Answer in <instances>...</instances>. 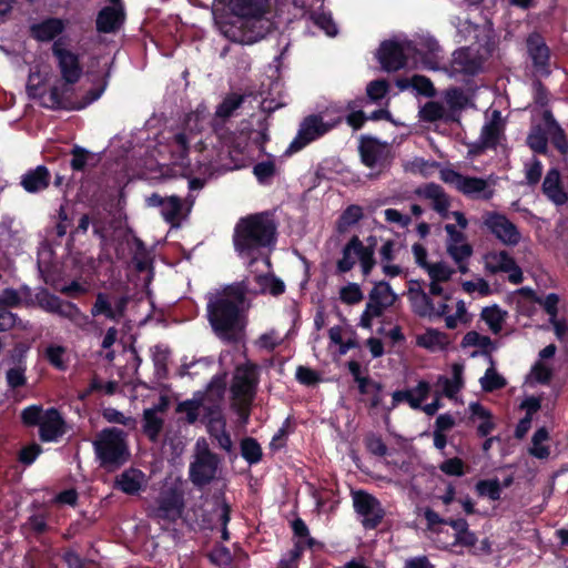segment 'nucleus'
<instances>
[{
  "label": "nucleus",
  "instance_id": "f257e3e1",
  "mask_svg": "<svg viewBox=\"0 0 568 568\" xmlns=\"http://www.w3.org/2000/svg\"><path fill=\"white\" fill-rule=\"evenodd\" d=\"M229 14L216 16L220 32L233 42L253 44L274 28L270 0H221Z\"/></svg>",
  "mask_w": 568,
  "mask_h": 568
},
{
  "label": "nucleus",
  "instance_id": "f03ea898",
  "mask_svg": "<svg viewBox=\"0 0 568 568\" xmlns=\"http://www.w3.org/2000/svg\"><path fill=\"white\" fill-rule=\"evenodd\" d=\"M247 287L236 283L209 296L207 318L215 335L226 343H237L245 334Z\"/></svg>",
  "mask_w": 568,
  "mask_h": 568
},
{
  "label": "nucleus",
  "instance_id": "7ed1b4c3",
  "mask_svg": "<svg viewBox=\"0 0 568 568\" xmlns=\"http://www.w3.org/2000/svg\"><path fill=\"white\" fill-rule=\"evenodd\" d=\"M275 224L264 213L251 214L239 220L234 229L233 242L240 254L251 255L274 242Z\"/></svg>",
  "mask_w": 568,
  "mask_h": 568
},
{
  "label": "nucleus",
  "instance_id": "20e7f679",
  "mask_svg": "<svg viewBox=\"0 0 568 568\" xmlns=\"http://www.w3.org/2000/svg\"><path fill=\"white\" fill-rule=\"evenodd\" d=\"M92 444L100 465L108 470L119 468L130 457L126 435L116 427L102 429Z\"/></svg>",
  "mask_w": 568,
  "mask_h": 568
},
{
  "label": "nucleus",
  "instance_id": "39448f33",
  "mask_svg": "<svg viewBox=\"0 0 568 568\" xmlns=\"http://www.w3.org/2000/svg\"><path fill=\"white\" fill-rule=\"evenodd\" d=\"M439 179L471 200L489 201L495 195L497 178L494 175L487 178L470 176L445 168L439 171Z\"/></svg>",
  "mask_w": 568,
  "mask_h": 568
},
{
  "label": "nucleus",
  "instance_id": "423d86ee",
  "mask_svg": "<svg viewBox=\"0 0 568 568\" xmlns=\"http://www.w3.org/2000/svg\"><path fill=\"white\" fill-rule=\"evenodd\" d=\"M258 375L253 365H242L235 369L232 385V405L243 422L250 415V407L256 394Z\"/></svg>",
  "mask_w": 568,
  "mask_h": 568
},
{
  "label": "nucleus",
  "instance_id": "0eeeda50",
  "mask_svg": "<svg viewBox=\"0 0 568 568\" xmlns=\"http://www.w3.org/2000/svg\"><path fill=\"white\" fill-rule=\"evenodd\" d=\"M219 463L217 456L211 452L206 439L199 438L190 464L191 481L200 487L210 484L216 476Z\"/></svg>",
  "mask_w": 568,
  "mask_h": 568
},
{
  "label": "nucleus",
  "instance_id": "6e6552de",
  "mask_svg": "<svg viewBox=\"0 0 568 568\" xmlns=\"http://www.w3.org/2000/svg\"><path fill=\"white\" fill-rule=\"evenodd\" d=\"M397 294L387 282L381 281L374 285L368 294V302L359 318V326L371 329L373 320L379 317L394 305Z\"/></svg>",
  "mask_w": 568,
  "mask_h": 568
},
{
  "label": "nucleus",
  "instance_id": "1a4fd4ad",
  "mask_svg": "<svg viewBox=\"0 0 568 568\" xmlns=\"http://www.w3.org/2000/svg\"><path fill=\"white\" fill-rule=\"evenodd\" d=\"M357 261L365 276H367L375 266L373 247L365 246L358 236L355 235L343 248L342 257L337 261L338 272L346 273L351 271Z\"/></svg>",
  "mask_w": 568,
  "mask_h": 568
},
{
  "label": "nucleus",
  "instance_id": "9d476101",
  "mask_svg": "<svg viewBox=\"0 0 568 568\" xmlns=\"http://www.w3.org/2000/svg\"><path fill=\"white\" fill-rule=\"evenodd\" d=\"M408 300L413 312L420 317H443L450 307V296H444V301H438L423 291L417 284L409 287Z\"/></svg>",
  "mask_w": 568,
  "mask_h": 568
},
{
  "label": "nucleus",
  "instance_id": "9b49d317",
  "mask_svg": "<svg viewBox=\"0 0 568 568\" xmlns=\"http://www.w3.org/2000/svg\"><path fill=\"white\" fill-rule=\"evenodd\" d=\"M341 122V119L334 121H324L321 115L312 114L306 116L300 124L298 132L295 139L290 144V151L297 152L305 148L311 142L323 136L335 128Z\"/></svg>",
  "mask_w": 568,
  "mask_h": 568
},
{
  "label": "nucleus",
  "instance_id": "f8f14e48",
  "mask_svg": "<svg viewBox=\"0 0 568 568\" xmlns=\"http://www.w3.org/2000/svg\"><path fill=\"white\" fill-rule=\"evenodd\" d=\"M37 301L39 306L45 312L68 318L81 329H85L90 324L89 316L82 313L73 303L62 301L58 296L51 295L47 292L39 294L37 296Z\"/></svg>",
  "mask_w": 568,
  "mask_h": 568
},
{
  "label": "nucleus",
  "instance_id": "ddd939ff",
  "mask_svg": "<svg viewBox=\"0 0 568 568\" xmlns=\"http://www.w3.org/2000/svg\"><path fill=\"white\" fill-rule=\"evenodd\" d=\"M483 223L487 230L503 244L516 246L521 240L518 227L504 214L486 212Z\"/></svg>",
  "mask_w": 568,
  "mask_h": 568
},
{
  "label": "nucleus",
  "instance_id": "4468645a",
  "mask_svg": "<svg viewBox=\"0 0 568 568\" xmlns=\"http://www.w3.org/2000/svg\"><path fill=\"white\" fill-rule=\"evenodd\" d=\"M129 301L130 297L128 295L99 293L91 307V315L93 317L103 315L110 321L120 322L125 316Z\"/></svg>",
  "mask_w": 568,
  "mask_h": 568
},
{
  "label": "nucleus",
  "instance_id": "2eb2a0df",
  "mask_svg": "<svg viewBox=\"0 0 568 568\" xmlns=\"http://www.w3.org/2000/svg\"><path fill=\"white\" fill-rule=\"evenodd\" d=\"M409 51V42L385 41L381 44L377 58L384 70L396 71L405 65Z\"/></svg>",
  "mask_w": 568,
  "mask_h": 568
},
{
  "label": "nucleus",
  "instance_id": "dca6fc26",
  "mask_svg": "<svg viewBox=\"0 0 568 568\" xmlns=\"http://www.w3.org/2000/svg\"><path fill=\"white\" fill-rule=\"evenodd\" d=\"M52 52L58 60L59 69L65 83L73 84L78 82L82 74L78 55L65 49L61 40H57L53 43Z\"/></svg>",
  "mask_w": 568,
  "mask_h": 568
},
{
  "label": "nucleus",
  "instance_id": "f3484780",
  "mask_svg": "<svg viewBox=\"0 0 568 568\" xmlns=\"http://www.w3.org/2000/svg\"><path fill=\"white\" fill-rule=\"evenodd\" d=\"M353 503L356 511L363 517L366 528L376 527L384 517V510L379 501L372 495L364 491H356L353 495Z\"/></svg>",
  "mask_w": 568,
  "mask_h": 568
},
{
  "label": "nucleus",
  "instance_id": "a211bd4d",
  "mask_svg": "<svg viewBox=\"0 0 568 568\" xmlns=\"http://www.w3.org/2000/svg\"><path fill=\"white\" fill-rule=\"evenodd\" d=\"M359 153L363 163L372 170L382 172L388 164L387 146L376 139H363L359 145Z\"/></svg>",
  "mask_w": 568,
  "mask_h": 568
},
{
  "label": "nucleus",
  "instance_id": "6ab92c4d",
  "mask_svg": "<svg viewBox=\"0 0 568 568\" xmlns=\"http://www.w3.org/2000/svg\"><path fill=\"white\" fill-rule=\"evenodd\" d=\"M484 261L486 270L490 273H509V280L514 284L521 282L523 273L506 251L489 252L485 255Z\"/></svg>",
  "mask_w": 568,
  "mask_h": 568
},
{
  "label": "nucleus",
  "instance_id": "aec40b11",
  "mask_svg": "<svg viewBox=\"0 0 568 568\" xmlns=\"http://www.w3.org/2000/svg\"><path fill=\"white\" fill-rule=\"evenodd\" d=\"M487 55L488 50H485L483 54H478V51L474 48L457 50L453 58V70L454 72L474 74L480 70Z\"/></svg>",
  "mask_w": 568,
  "mask_h": 568
},
{
  "label": "nucleus",
  "instance_id": "412c9836",
  "mask_svg": "<svg viewBox=\"0 0 568 568\" xmlns=\"http://www.w3.org/2000/svg\"><path fill=\"white\" fill-rule=\"evenodd\" d=\"M416 194L430 202L434 211H436L442 219H449V207L452 206L450 197L446 194L443 187L435 183H427L416 190Z\"/></svg>",
  "mask_w": 568,
  "mask_h": 568
},
{
  "label": "nucleus",
  "instance_id": "4be33fe9",
  "mask_svg": "<svg viewBox=\"0 0 568 568\" xmlns=\"http://www.w3.org/2000/svg\"><path fill=\"white\" fill-rule=\"evenodd\" d=\"M195 199L192 195L182 201L179 196L171 195L165 197L161 210L163 219L171 225H179L180 221L191 211Z\"/></svg>",
  "mask_w": 568,
  "mask_h": 568
},
{
  "label": "nucleus",
  "instance_id": "5701e85b",
  "mask_svg": "<svg viewBox=\"0 0 568 568\" xmlns=\"http://www.w3.org/2000/svg\"><path fill=\"white\" fill-rule=\"evenodd\" d=\"M148 485V477L138 468H129L115 478V487L126 495H136Z\"/></svg>",
  "mask_w": 568,
  "mask_h": 568
},
{
  "label": "nucleus",
  "instance_id": "b1692460",
  "mask_svg": "<svg viewBox=\"0 0 568 568\" xmlns=\"http://www.w3.org/2000/svg\"><path fill=\"white\" fill-rule=\"evenodd\" d=\"M527 49L536 71L541 74H548L550 52L542 38L539 34L529 36L527 39Z\"/></svg>",
  "mask_w": 568,
  "mask_h": 568
},
{
  "label": "nucleus",
  "instance_id": "393cba45",
  "mask_svg": "<svg viewBox=\"0 0 568 568\" xmlns=\"http://www.w3.org/2000/svg\"><path fill=\"white\" fill-rule=\"evenodd\" d=\"M469 419L476 425L477 434L481 437L488 436L495 428L496 423L489 409L477 402L468 405Z\"/></svg>",
  "mask_w": 568,
  "mask_h": 568
},
{
  "label": "nucleus",
  "instance_id": "a878e982",
  "mask_svg": "<svg viewBox=\"0 0 568 568\" xmlns=\"http://www.w3.org/2000/svg\"><path fill=\"white\" fill-rule=\"evenodd\" d=\"M125 18L122 6H109L103 8L97 17V30L103 33L115 32Z\"/></svg>",
  "mask_w": 568,
  "mask_h": 568
},
{
  "label": "nucleus",
  "instance_id": "bb28decb",
  "mask_svg": "<svg viewBox=\"0 0 568 568\" xmlns=\"http://www.w3.org/2000/svg\"><path fill=\"white\" fill-rule=\"evenodd\" d=\"M429 390L430 386L425 381H420L412 390H396L393 393L392 407H396L402 402H407L412 408L418 409L428 397Z\"/></svg>",
  "mask_w": 568,
  "mask_h": 568
},
{
  "label": "nucleus",
  "instance_id": "cd10ccee",
  "mask_svg": "<svg viewBox=\"0 0 568 568\" xmlns=\"http://www.w3.org/2000/svg\"><path fill=\"white\" fill-rule=\"evenodd\" d=\"M181 514V503L174 493L163 495L156 507L151 509V516L156 519L175 520Z\"/></svg>",
  "mask_w": 568,
  "mask_h": 568
},
{
  "label": "nucleus",
  "instance_id": "c85d7f7f",
  "mask_svg": "<svg viewBox=\"0 0 568 568\" xmlns=\"http://www.w3.org/2000/svg\"><path fill=\"white\" fill-rule=\"evenodd\" d=\"M464 366L459 363L452 365V377L439 376L436 382L437 392H440L448 398H454L455 395L462 389Z\"/></svg>",
  "mask_w": 568,
  "mask_h": 568
},
{
  "label": "nucleus",
  "instance_id": "c756f323",
  "mask_svg": "<svg viewBox=\"0 0 568 568\" xmlns=\"http://www.w3.org/2000/svg\"><path fill=\"white\" fill-rule=\"evenodd\" d=\"M166 407V402L159 406L148 408L143 413V433L152 442H156L163 428V418L160 415Z\"/></svg>",
  "mask_w": 568,
  "mask_h": 568
},
{
  "label": "nucleus",
  "instance_id": "7c9ffc66",
  "mask_svg": "<svg viewBox=\"0 0 568 568\" xmlns=\"http://www.w3.org/2000/svg\"><path fill=\"white\" fill-rule=\"evenodd\" d=\"M39 426L40 437L44 442L55 440L63 434V420L55 409L47 410Z\"/></svg>",
  "mask_w": 568,
  "mask_h": 568
},
{
  "label": "nucleus",
  "instance_id": "2f4dec72",
  "mask_svg": "<svg viewBox=\"0 0 568 568\" xmlns=\"http://www.w3.org/2000/svg\"><path fill=\"white\" fill-rule=\"evenodd\" d=\"M67 27L62 19L50 18L31 27L32 37L39 41H51L61 34Z\"/></svg>",
  "mask_w": 568,
  "mask_h": 568
},
{
  "label": "nucleus",
  "instance_id": "473e14b6",
  "mask_svg": "<svg viewBox=\"0 0 568 568\" xmlns=\"http://www.w3.org/2000/svg\"><path fill=\"white\" fill-rule=\"evenodd\" d=\"M331 343L339 346V354L345 355L349 349L357 347L356 334L348 325H336L329 328Z\"/></svg>",
  "mask_w": 568,
  "mask_h": 568
},
{
  "label": "nucleus",
  "instance_id": "72a5a7b5",
  "mask_svg": "<svg viewBox=\"0 0 568 568\" xmlns=\"http://www.w3.org/2000/svg\"><path fill=\"white\" fill-rule=\"evenodd\" d=\"M49 182L50 172L43 165H39L36 169L28 171L21 179V185L29 193H36L47 189Z\"/></svg>",
  "mask_w": 568,
  "mask_h": 568
},
{
  "label": "nucleus",
  "instance_id": "f704fd0d",
  "mask_svg": "<svg viewBox=\"0 0 568 568\" xmlns=\"http://www.w3.org/2000/svg\"><path fill=\"white\" fill-rule=\"evenodd\" d=\"M542 191L546 196L555 204L560 205L567 201V194L562 191L560 185V174L556 169H551L547 172L544 183Z\"/></svg>",
  "mask_w": 568,
  "mask_h": 568
},
{
  "label": "nucleus",
  "instance_id": "c9c22d12",
  "mask_svg": "<svg viewBox=\"0 0 568 568\" xmlns=\"http://www.w3.org/2000/svg\"><path fill=\"white\" fill-rule=\"evenodd\" d=\"M504 132V122L499 111H493L488 123L483 126L481 141L485 146H495Z\"/></svg>",
  "mask_w": 568,
  "mask_h": 568
},
{
  "label": "nucleus",
  "instance_id": "e433bc0d",
  "mask_svg": "<svg viewBox=\"0 0 568 568\" xmlns=\"http://www.w3.org/2000/svg\"><path fill=\"white\" fill-rule=\"evenodd\" d=\"M542 119L546 126V134L550 136L552 144L561 153H566L568 151V142L562 128L555 120L550 111H545Z\"/></svg>",
  "mask_w": 568,
  "mask_h": 568
},
{
  "label": "nucleus",
  "instance_id": "4c0bfd02",
  "mask_svg": "<svg viewBox=\"0 0 568 568\" xmlns=\"http://www.w3.org/2000/svg\"><path fill=\"white\" fill-rule=\"evenodd\" d=\"M507 317L508 313L497 305L484 307L480 312V320L493 334H499L501 332Z\"/></svg>",
  "mask_w": 568,
  "mask_h": 568
},
{
  "label": "nucleus",
  "instance_id": "58836bf2",
  "mask_svg": "<svg viewBox=\"0 0 568 568\" xmlns=\"http://www.w3.org/2000/svg\"><path fill=\"white\" fill-rule=\"evenodd\" d=\"M449 305L450 307L448 310V313L443 316L445 317V324L447 328L454 329L459 325L468 324L470 322V316L467 312L464 301H454L450 297Z\"/></svg>",
  "mask_w": 568,
  "mask_h": 568
},
{
  "label": "nucleus",
  "instance_id": "ea45409f",
  "mask_svg": "<svg viewBox=\"0 0 568 568\" xmlns=\"http://www.w3.org/2000/svg\"><path fill=\"white\" fill-rule=\"evenodd\" d=\"M200 131L199 115L190 114L186 119V128L174 135V143L178 145L182 154L187 152L190 143Z\"/></svg>",
  "mask_w": 568,
  "mask_h": 568
},
{
  "label": "nucleus",
  "instance_id": "a19ab883",
  "mask_svg": "<svg viewBox=\"0 0 568 568\" xmlns=\"http://www.w3.org/2000/svg\"><path fill=\"white\" fill-rule=\"evenodd\" d=\"M448 343L447 335L436 328H428L417 336V344L432 352L444 349Z\"/></svg>",
  "mask_w": 568,
  "mask_h": 568
},
{
  "label": "nucleus",
  "instance_id": "79ce46f5",
  "mask_svg": "<svg viewBox=\"0 0 568 568\" xmlns=\"http://www.w3.org/2000/svg\"><path fill=\"white\" fill-rule=\"evenodd\" d=\"M447 252L458 265V270L466 273L468 271L466 262L473 254L471 246L465 241L452 243L447 244Z\"/></svg>",
  "mask_w": 568,
  "mask_h": 568
},
{
  "label": "nucleus",
  "instance_id": "37998d69",
  "mask_svg": "<svg viewBox=\"0 0 568 568\" xmlns=\"http://www.w3.org/2000/svg\"><path fill=\"white\" fill-rule=\"evenodd\" d=\"M244 95L232 93L224 98L215 111V115L222 120H226L242 105Z\"/></svg>",
  "mask_w": 568,
  "mask_h": 568
},
{
  "label": "nucleus",
  "instance_id": "c03bdc74",
  "mask_svg": "<svg viewBox=\"0 0 568 568\" xmlns=\"http://www.w3.org/2000/svg\"><path fill=\"white\" fill-rule=\"evenodd\" d=\"M255 281L257 283L256 292L260 293L268 292L272 295H280L285 290L284 283L273 275H256Z\"/></svg>",
  "mask_w": 568,
  "mask_h": 568
},
{
  "label": "nucleus",
  "instance_id": "a18cd8bd",
  "mask_svg": "<svg viewBox=\"0 0 568 568\" xmlns=\"http://www.w3.org/2000/svg\"><path fill=\"white\" fill-rule=\"evenodd\" d=\"M546 129L544 130L540 125H534L527 136V144L529 148L538 153H545L547 151V134Z\"/></svg>",
  "mask_w": 568,
  "mask_h": 568
},
{
  "label": "nucleus",
  "instance_id": "49530a36",
  "mask_svg": "<svg viewBox=\"0 0 568 568\" xmlns=\"http://www.w3.org/2000/svg\"><path fill=\"white\" fill-rule=\"evenodd\" d=\"M363 217V209L358 205H349L338 220V231L345 232L349 226L356 224Z\"/></svg>",
  "mask_w": 568,
  "mask_h": 568
},
{
  "label": "nucleus",
  "instance_id": "de8ad7c7",
  "mask_svg": "<svg viewBox=\"0 0 568 568\" xmlns=\"http://www.w3.org/2000/svg\"><path fill=\"white\" fill-rule=\"evenodd\" d=\"M479 382L485 392H493L506 385L505 378L496 372L493 365L487 368Z\"/></svg>",
  "mask_w": 568,
  "mask_h": 568
},
{
  "label": "nucleus",
  "instance_id": "09e8293b",
  "mask_svg": "<svg viewBox=\"0 0 568 568\" xmlns=\"http://www.w3.org/2000/svg\"><path fill=\"white\" fill-rule=\"evenodd\" d=\"M282 342L283 337L281 334L275 329H270L258 336V338L255 339L254 345L262 351L271 352L281 345Z\"/></svg>",
  "mask_w": 568,
  "mask_h": 568
},
{
  "label": "nucleus",
  "instance_id": "8fccbe9b",
  "mask_svg": "<svg viewBox=\"0 0 568 568\" xmlns=\"http://www.w3.org/2000/svg\"><path fill=\"white\" fill-rule=\"evenodd\" d=\"M425 271L434 282H448L454 274V270L443 262L430 263Z\"/></svg>",
  "mask_w": 568,
  "mask_h": 568
},
{
  "label": "nucleus",
  "instance_id": "3c124183",
  "mask_svg": "<svg viewBox=\"0 0 568 568\" xmlns=\"http://www.w3.org/2000/svg\"><path fill=\"white\" fill-rule=\"evenodd\" d=\"M548 439V433L545 428L538 429L531 439L530 454L537 458H546L549 456V449L545 445Z\"/></svg>",
  "mask_w": 568,
  "mask_h": 568
},
{
  "label": "nucleus",
  "instance_id": "603ef678",
  "mask_svg": "<svg viewBox=\"0 0 568 568\" xmlns=\"http://www.w3.org/2000/svg\"><path fill=\"white\" fill-rule=\"evenodd\" d=\"M420 118L425 121L434 122L437 120L445 119L447 116V110L445 106L436 101L427 102L420 110Z\"/></svg>",
  "mask_w": 568,
  "mask_h": 568
},
{
  "label": "nucleus",
  "instance_id": "864d4df0",
  "mask_svg": "<svg viewBox=\"0 0 568 568\" xmlns=\"http://www.w3.org/2000/svg\"><path fill=\"white\" fill-rule=\"evenodd\" d=\"M65 353L67 348L64 346L52 344L45 348L44 355L52 366L60 371H64L67 368L64 361Z\"/></svg>",
  "mask_w": 568,
  "mask_h": 568
},
{
  "label": "nucleus",
  "instance_id": "5fc2aeb1",
  "mask_svg": "<svg viewBox=\"0 0 568 568\" xmlns=\"http://www.w3.org/2000/svg\"><path fill=\"white\" fill-rule=\"evenodd\" d=\"M363 292L356 283H349L339 290V298L347 305L357 304L363 300Z\"/></svg>",
  "mask_w": 568,
  "mask_h": 568
},
{
  "label": "nucleus",
  "instance_id": "6e6d98bb",
  "mask_svg": "<svg viewBox=\"0 0 568 568\" xmlns=\"http://www.w3.org/2000/svg\"><path fill=\"white\" fill-rule=\"evenodd\" d=\"M462 345L465 347L475 346L480 349H487L493 346V341L486 335H481L478 332L470 331L465 334Z\"/></svg>",
  "mask_w": 568,
  "mask_h": 568
},
{
  "label": "nucleus",
  "instance_id": "4d7b16f0",
  "mask_svg": "<svg viewBox=\"0 0 568 568\" xmlns=\"http://www.w3.org/2000/svg\"><path fill=\"white\" fill-rule=\"evenodd\" d=\"M552 375L550 366L544 362H537L530 369L529 381L534 383L547 384Z\"/></svg>",
  "mask_w": 568,
  "mask_h": 568
},
{
  "label": "nucleus",
  "instance_id": "13d9d810",
  "mask_svg": "<svg viewBox=\"0 0 568 568\" xmlns=\"http://www.w3.org/2000/svg\"><path fill=\"white\" fill-rule=\"evenodd\" d=\"M242 456L251 464L261 459L262 450L256 440L246 438L241 445Z\"/></svg>",
  "mask_w": 568,
  "mask_h": 568
},
{
  "label": "nucleus",
  "instance_id": "bf43d9fd",
  "mask_svg": "<svg viewBox=\"0 0 568 568\" xmlns=\"http://www.w3.org/2000/svg\"><path fill=\"white\" fill-rule=\"evenodd\" d=\"M477 491L481 496H487L491 500L500 498V485L498 480H481L477 484Z\"/></svg>",
  "mask_w": 568,
  "mask_h": 568
},
{
  "label": "nucleus",
  "instance_id": "052dcab7",
  "mask_svg": "<svg viewBox=\"0 0 568 568\" xmlns=\"http://www.w3.org/2000/svg\"><path fill=\"white\" fill-rule=\"evenodd\" d=\"M215 515L217 517V521L222 526V538L224 540L229 539V531H227V523L230 521V506L224 501H219L215 506Z\"/></svg>",
  "mask_w": 568,
  "mask_h": 568
},
{
  "label": "nucleus",
  "instance_id": "680f3d73",
  "mask_svg": "<svg viewBox=\"0 0 568 568\" xmlns=\"http://www.w3.org/2000/svg\"><path fill=\"white\" fill-rule=\"evenodd\" d=\"M312 19L314 20V23L318 26L324 32L329 36L334 37L337 33V28L331 17V14L327 13H316L312 16Z\"/></svg>",
  "mask_w": 568,
  "mask_h": 568
},
{
  "label": "nucleus",
  "instance_id": "e2e57ef3",
  "mask_svg": "<svg viewBox=\"0 0 568 568\" xmlns=\"http://www.w3.org/2000/svg\"><path fill=\"white\" fill-rule=\"evenodd\" d=\"M388 84L385 80H376L368 83L366 92L371 100L377 101L386 94Z\"/></svg>",
  "mask_w": 568,
  "mask_h": 568
},
{
  "label": "nucleus",
  "instance_id": "0e129e2a",
  "mask_svg": "<svg viewBox=\"0 0 568 568\" xmlns=\"http://www.w3.org/2000/svg\"><path fill=\"white\" fill-rule=\"evenodd\" d=\"M7 384L10 388H18L26 384L24 369L21 367L10 368L6 374Z\"/></svg>",
  "mask_w": 568,
  "mask_h": 568
},
{
  "label": "nucleus",
  "instance_id": "69168bd1",
  "mask_svg": "<svg viewBox=\"0 0 568 568\" xmlns=\"http://www.w3.org/2000/svg\"><path fill=\"white\" fill-rule=\"evenodd\" d=\"M71 154H72V160L70 163L71 168L74 171L83 170L87 164L88 158H89V152L87 150H84L83 148L74 146L71 151Z\"/></svg>",
  "mask_w": 568,
  "mask_h": 568
},
{
  "label": "nucleus",
  "instance_id": "338daca9",
  "mask_svg": "<svg viewBox=\"0 0 568 568\" xmlns=\"http://www.w3.org/2000/svg\"><path fill=\"white\" fill-rule=\"evenodd\" d=\"M21 303V297L18 291L13 288H6L0 293V308L14 307Z\"/></svg>",
  "mask_w": 568,
  "mask_h": 568
},
{
  "label": "nucleus",
  "instance_id": "774afa93",
  "mask_svg": "<svg viewBox=\"0 0 568 568\" xmlns=\"http://www.w3.org/2000/svg\"><path fill=\"white\" fill-rule=\"evenodd\" d=\"M526 180L528 184H536L540 180L542 173L541 162L537 159H532V161L526 164Z\"/></svg>",
  "mask_w": 568,
  "mask_h": 568
}]
</instances>
